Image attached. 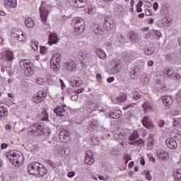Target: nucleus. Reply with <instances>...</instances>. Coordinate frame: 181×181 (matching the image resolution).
<instances>
[{
	"instance_id": "39448f33",
	"label": "nucleus",
	"mask_w": 181,
	"mask_h": 181,
	"mask_svg": "<svg viewBox=\"0 0 181 181\" xmlns=\"http://www.w3.org/2000/svg\"><path fill=\"white\" fill-rule=\"evenodd\" d=\"M60 60H62V54L59 52L55 53L50 62L51 69H53L54 71H58L60 69Z\"/></svg>"
},
{
	"instance_id": "6ab92c4d",
	"label": "nucleus",
	"mask_w": 181,
	"mask_h": 181,
	"mask_svg": "<svg viewBox=\"0 0 181 181\" xmlns=\"http://www.w3.org/2000/svg\"><path fill=\"white\" fill-rule=\"evenodd\" d=\"M16 0H4V6L6 9H13L16 8Z\"/></svg>"
},
{
	"instance_id": "393cba45",
	"label": "nucleus",
	"mask_w": 181,
	"mask_h": 181,
	"mask_svg": "<svg viewBox=\"0 0 181 181\" xmlns=\"http://www.w3.org/2000/svg\"><path fill=\"white\" fill-rule=\"evenodd\" d=\"M121 71V64L119 63H115L110 70L112 74H118Z\"/></svg>"
},
{
	"instance_id": "864d4df0",
	"label": "nucleus",
	"mask_w": 181,
	"mask_h": 181,
	"mask_svg": "<svg viewBox=\"0 0 181 181\" xmlns=\"http://www.w3.org/2000/svg\"><path fill=\"white\" fill-rule=\"evenodd\" d=\"M40 49L41 54H46L47 53V48L46 47H40Z\"/></svg>"
},
{
	"instance_id": "c9c22d12",
	"label": "nucleus",
	"mask_w": 181,
	"mask_h": 181,
	"mask_svg": "<svg viewBox=\"0 0 181 181\" xmlns=\"http://www.w3.org/2000/svg\"><path fill=\"white\" fill-rule=\"evenodd\" d=\"M127 100V94L123 93L120 95L119 97L116 98L117 103H124Z\"/></svg>"
},
{
	"instance_id": "423d86ee",
	"label": "nucleus",
	"mask_w": 181,
	"mask_h": 181,
	"mask_svg": "<svg viewBox=\"0 0 181 181\" xmlns=\"http://www.w3.org/2000/svg\"><path fill=\"white\" fill-rule=\"evenodd\" d=\"M47 97V93L45 90H39L37 93L33 96V101L35 104H42L46 100Z\"/></svg>"
},
{
	"instance_id": "b1692460",
	"label": "nucleus",
	"mask_w": 181,
	"mask_h": 181,
	"mask_svg": "<svg viewBox=\"0 0 181 181\" xmlns=\"http://www.w3.org/2000/svg\"><path fill=\"white\" fill-rule=\"evenodd\" d=\"M157 156L160 159H168L169 158V153L165 151L163 149H158L157 151Z\"/></svg>"
},
{
	"instance_id": "09e8293b",
	"label": "nucleus",
	"mask_w": 181,
	"mask_h": 181,
	"mask_svg": "<svg viewBox=\"0 0 181 181\" xmlns=\"http://www.w3.org/2000/svg\"><path fill=\"white\" fill-rule=\"evenodd\" d=\"M69 5L71 6H74V8H78L77 1L76 0H69Z\"/></svg>"
},
{
	"instance_id": "f03ea898",
	"label": "nucleus",
	"mask_w": 181,
	"mask_h": 181,
	"mask_svg": "<svg viewBox=\"0 0 181 181\" xmlns=\"http://www.w3.org/2000/svg\"><path fill=\"white\" fill-rule=\"evenodd\" d=\"M6 158L9 161L16 166V165H21L23 163V154L16 151H12L6 153Z\"/></svg>"
},
{
	"instance_id": "0e129e2a",
	"label": "nucleus",
	"mask_w": 181,
	"mask_h": 181,
	"mask_svg": "<svg viewBox=\"0 0 181 181\" xmlns=\"http://www.w3.org/2000/svg\"><path fill=\"white\" fill-rule=\"evenodd\" d=\"M71 100H72V101H76L77 100H78V95H74L71 97Z\"/></svg>"
},
{
	"instance_id": "ea45409f",
	"label": "nucleus",
	"mask_w": 181,
	"mask_h": 181,
	"mask_svg": "<svg viewBox=\"0 0 181 181\" xmlns=\"http://www.w3.org/2000/svg\"><path fill=\"white\" fill-rule=\"evenodd\" d=\"M103 49H105L107 52H112V44L110 42H106L103 45Z\"/></svg>"
},
{
	"instance_id": "5fc2aeb1",
	"label": "nucleus",
	"mask_w": 181,
	"mask_h": 181,
	"mask_svg": "<svg viewBox=\"0 0 181 181\" xmlns=\"http://www.w3.org/2000/svg\"><path fill=\"white\" fill-rule=\"evenodd\" d=\"M88 108H90V110H91L92 111L95 110V104L89 102L88 103Z\"/></svg>"
},
{
	"instance_id": "7c9ffc66",
	"label": "nucleus",
	"mask_w": 181,
	"mask_h": 181,
	"mask_svg": "<svg viewBox=\"0 0 181 181\" xmlns=\"http://www.w3.org/2000/svg\"><path fill=\"white\" fill-rule=\"evenodd\" d=\"M96 11L97 10L94 6H88L85 8V13H88V15H94Z\"/></svg>"
},
{
	"instance_id": "473e14b6",
	"label": "nucleus",
	"mask_w": 181,
	"mask_h": 181,
	"mask_svg": "<svg viewBox=\"0 0 181 181\" xmlns=\"http://www.w3.org/2000/svg\"><path fill=\"white\" fill-rule=\"evenodd\" d=\"M174 177L176 181H181V168L174 170Z\"/></svg>"
},
{
	"instance_id": "e2e57ef3",
	"label": "nucleus",
	"mask_w": 181,
	"mask_h": 181,
	"mask_svg": "<svg viewBox=\"0 0 181 181\" xmlns=\"http://www.w3.org/2000/svg\"><path fill=\"white\" fill-rule=\"evenodd\" d=\"M146 16H152V12L151 11V9H146Z\"/></svg>"
},
{
	"instance_id": "72a5a7b5",
	"label": "nucleus",
	"mask_w": 181,
	"mask_h": 181,
	"mask_svg": "<svg viewBox=\"0 0 181 181\" xmlns=\"http://www.w3.org/2000/svg\"><path fill=\"white\" fill-rule=\"evenodd\" d=\"M144 53L145 54H146V56H152V54L155 53V48H153V47H151L149 48L145 49Z\"/></svg>"
},
{
	"instance_id": "2eb2a0df",
	"label": "nucleus",
	"mask_w": 181,
	"mask_h": 181,
	"mask_svg": "<svg viewBox=\"0 0 181 181\" xmlns=\"http://www.w3.org/2000/svg\"><path fill=\"white\" fill-rule=\"evenodd\" d=\"M54 153L57 158H63L66 155V148L64 146L57 147L54 150Z\"/></svg>"
},
{
	"instance_id": "a211bd4d",
	"label": "nucleus",
	"mask_w": 181,
	"mask_h": 181,
	"mask_svg": "<svg viewBox=\"0 0 181 181\" xmlns=\"http://www.w3.org/2000/svg\"><path fill=\"white\" fill-rule=\"evenodd\" d=\"M11 34L13 36L14 39H16V40H18V42H23V40L25 39L23 32L21 30H16V33H13V30H12Z\"/></svg>"
},
{
	"instance_id": "c85d7f7f",
	"label": "nucleus",
	"mask_w": 181,
	"mask_h": 181,
	"mask_svg": "<svg viewBox=\"0 0 181 181\" xmlns=\"http://www.w3.org/2000/svg\"><path fill=\"white\" fill-rule=\"evenodd\" d=\"M129 145H134V146H144L145 141L141 139L136 140L134 141L129 142Z\"/></svg>"
},
{
	"instance_id": "2f4dec72",
	"label": "nucleus",
	"mask_w": 181,
	"mask_h": 181,
	"mask_svg": "<svg viewBox=\"0 0 181 181\" xmlns=\"http://www.w3.org/2000/svg\"><path fill=\"white\" fill-rule=\"evenodd\" d=\"M155 139L153 136H149L147 139V149L148 151H151L152 149V147L153 146V141Z\"/></svg>"
},
{
	"instance_id": "4468645a",
	"label": "nucleus",
	"mask_w": 181,
	"mask_h": 181,
	"mask_svg": "<svg viewBox=\"0 0 181 181\" xmlns=\"http://www.w3.org/2000/svg\"><path fill=\"white\" fill-rule=\"evenodd\" d=\"M69 84L71 87H80L81 84H83V81L79 77L74 76L69 81Z\"/></svg>"
},
{
	"instance_id": "20e7f679",
	"label": "nucleus",
	"mask_w": 181,
	"mask_h": 181,
	"mask_svg": "<svg viewBox=\"0 0 181 181\" xmlns=\"http://www.w3.org/2000/svg\"><path fill=\"white\" fill-rule=\"evenodd\" d=\"M43 124L35 123L31 125L28 129V135H33L34 136H39L43 135Z\"/></svg>"
},
{
	"instance_id": "37998d69",
	"label": "nucleus",
	"mask_w": 181,
	"mask_h": 181,
	"mask_svg": "<svg viewBox=\"0 0 181 181\" xmlns=\"http://www.w3.org/2000/svg\"><path fill=\"white\" fill-rule=\"evenodd\" d=\"M40 118L42 121H47V119H49V116L47 115L46 110L42 111V114L40 115Z\"/></svg>"
},
{
	"instance_id": "bb28decb",
	"label": "nucleus",
	"mask_w": 181,
	"mask_h": 181,
	"mask_svg": "<svg viewBox=\"0 0 181 181\" xmlns=\"http://www.w3.org/2000/svg\"><path fill=\"white\" fill-rule=\"evenodd\" d=\"M92 30L95 35H103L104 33L103 30L100 28V25L98 24H94L92 26Z\"/></svg>"
},
{
	"instance_id": "13d9d810",
	"label": "nucleus",
	"mask_w": 181,
	"mask_h": 181,
	"mask_svg": "<svg viewBox=\"0 0 181 181\" xmlns=\"http://www.w3.org/2000/svg\"><path fill=\"white\" fill-rule=\"evenodd\" d=\"M133 98L134 100H139V98H142V95L139 93H134Z\"/></svg>"
},
{
	"instance_id": "9d476101",
	"label": "nucleus",
	"mask_w": 181,
	"mask_h": 181,
	"mask_svg": "<svg viewBox=\"0 0 181 181\" xmlns=\"http://www.w3.org/2000/svg\"><path fill=\"white\" fill-rule=\"evenodd\" d=\"M162 102L165 105V110H169L173 104V98L169 95H165L161 98Z\"/></svg>"
},
{
	"instance_id": "3c124183",
	"label": "nucleus",
	"mask_w": 181,
	"mask_h": 181,
	"mask_svg": "<svg viewBox=\"0 0 181 181\" xmlns=\"http://www.w3.org/2000/svg\"><path fill=\"white\" fill-rule=\"evenodd\" d=\"M179 124H180V118H176L174 117L173 118V127H177V125H179Z\"/></svg>"
},
{
	"instance_id": "4c0bfd02",
	"label": "nucleus",
	"mask_w": 181,
	"mask_h": 181,
	"mask_svg": "<svg viewBox=\"0 0 181 181\" xmlns=\"http://www.w3.org/2000/svg\"><path fill=\"white\" fill-rule=\"evenodd\" d=\"M128 37L130 40H136L138 39V36L134 31H129L128 33Z\"/></svg>"
},
{
	"instance_id": "c756f323",
	"label": "nucleus",
	"mask_w": 181,
	"mask_h": 181,
	"mask_svg": "<svg viewBox=\"0 0 181 181\" xmlns=\"http://www.w3.org/2000/svg\"><path fill=\"white\" fill-rule=\"evenodd\" d=\"M25 25L27 28L32 29L35 26V21H33V19L28 18L25 20Z\"/></svg>"
},
{
	"instance_id": "dca6fc26",
	"label": "nucleus",
	"mask_w": 181,
	"mask_h": 181,
	"mask_svg": "<svg viewBox=\"0 0 181 181\" xmlns=\"http://www.w3.org/2000/svg\"><path fill=\"white\" fill-rule=\"evenodd\" d=\"M165 145L170 149H177V143L175 139L168 138L165 140Z\"/></svg>"
},
{
	"instance_id": "1a4fd4ad",
	"label": "nucleus",
	"mask_w": 181,
	"mask_h": 181,
	"mask_svg": "<svg viewBox=\"0 0 181 181\" xmlns=\"http://www.w3.org/2000/svg\"><path fill=\"white\" fill-rule=\"evenodd\" d=\"M40 163L37 162H34L28 165V172L30 175H33L36 176L37 175V172L39 170V168H40Z\"/></svg>"
},
{
	"instance_id": "f3484780",
	"label": "nucleus",
	"mask_w": 181,
	"mask_h": 181,
	"mask_svg": "<svg viewBox=\"0 0 181 181\" xmlns=\"http://www.w3.org/2000/svg\"><path fill=\"white\" fill-rule=\"evenodd\" d=\"M70 134L69 133V131L66 129H62L59 135V138L62 142H67L69 141V136Z\"/></svg>"
},
{
	"instance_id": "4be33fe9",
	"label": "nucleus",
	"mask_w": 181,
	"mask_h": 181,
	"mask_svg": "<svg viewBox=\"0 0 181 181\" xmlns=\"http://www.w3.org/2000/svg\"><path fill=\"white\" fill-rule=\"evenodd\" d=\"M59 42V37L55 33H52L49 35V45H56Z\"/></svg>"
},
{
	"instance_id": "4d7b16f0",
	"label": "nucleus",
	"mask_w": 181,
	"mask_h": 181,
	"mask_svg": "<svg viewBox=\"0 0 181 181\" xmlns=\"http://www.w3.org/2000/svg\"><path fill=\"white\" fill-rule=\"evenodd\" d=\"M35 83H36L37 84H39V85L43 84V78H37L35 79Z\"/></svg>"
},
{
	"instance_id": "a878e982",
	"label": "nucleus",
	"mask_w": 181,
	"mask_h": 181,
	"mask_svg": "<svg viewBox=\"0 0 181 181\" xmlns=\"http://www.w3.org/2000/svg\"><path fill=\"white\" fill-rule=\"evenodd\" d=\"M54 112H56L57 115H59V117H64V115L67 114V112H66V110H64V106L54 109Z\"/></svg>"
},
{
	"instance_id": "7ed1b4c3",
	"label": "nucleus",
	"mask_w": 181,
	"mask_h": 181,
	"mask_svg": "<svg viewBox=\"0 0 181 181\" xmlns=\"http://www.w3.org/2000/svg\"><path fill=\"white\" fill-rule=\"evenodd\" d=\"M52 9V5H45L42 4L40 7V18L42 23H46L47 22V18L49 13H50V10Z\"/></svg>"
},
{
	"instance_id": "f257e3e1",
	"label": "nucleus",
	"mask_w": 181,
	"mask_h": 181,
	"mask_svg": "<svg viewBox=\"0 0 181 181\" xmlns=\"http://www.w3.org/2000/svg\"><path fill=\"white\" fill-rule=\"evenodd\" d=\"M72 25L74 28V33L76 36L81 35L86 29V22H84V19L80 17L73 18Z\"/></svg>"
},
{
	"instance_id": "c03bdc74",
	"label": "nucleus",
	"mask_w": 181,
	"mask_h": 181,
	"mask_svg": "<svg viewBox=\"0 0 181 181\" xmlns=\"http://www.w3.org/2000/svg\"><path fill=\"white\" fill-rule=\"evenodd\" d=\"M161 23L163 26H169V25H170V19L165 17L161 20Z\"/></svg>"
},
{
	"instance_id": "69168bd1",
	"label": "nucleus",
	"mask_w": 181,
	"mask_h": 181,
	"mask_svg": "<svg viewBox=\"0 0 181 181\" xmlns=\"http://www.w3.org/2000/svg\"><path fill=\"white\" fill-rule=\"evenodd\" d=\"M158 2H155L153 3V10L154 11H158Z\"/></svg>"
},
{
	"instance_id": "5701e85b",
	"label": "nucleus",
	"mask_w": 181,
	"mask_h": 181,
	"mask_svg": "<svg viewBox=\"0 0 181 181\" xmlns=\"http://www.w3.org/2000/svg\"><path fill=\"white\" fill-rule=\"evenodd\" d=\"M20 66L23 70H25V69H28V68L32 66V64H30V60L22 59L20 62Z\"/></svg>"
},
{
	"instance_id": "9b49d317",
	"label": "nucleus",
	"mask_w": 181,
	"mask_h": 181,
	"mask_svg": "<svg viewBox=\"0 0 181 181\" xmlns=\"http://www.w3.org/2000/svg\"><path fill=\"white\" fill-rule=\"evenodd\" d=\"M142 124L144 127H145V128H146L147 129H152V128H155V126L149 118V116H146L144 117L142 120Z\"/></svg>"
},
{
	"instance_id": "e433bc0d",
	"label": "nucleus",
	"mask_w": 181,
	"mask_h": 181,
	"mask_svg": "<svg viewBox=\"0 0 181 181\" xmlns=\"http://www.w3.org/2000/svg\"><path fill=\"white\" fill-rule=\"evenodd\" d=\"M8 115V109L5 107H0V117H6Z\"/></svg>"
},
{
	"instance_id": "f8f14e48",
	"label": "nucleus",
	"mask_w": 181,
	"mask_h": 181,
	"mask_svg": "<svg viewBox=\"0 0 181 181\" xmlns=\"http://www.w3.org/2000/svg\"><path fill=\"white\" fill-rule=\"evenodd\" d=\"M85 163L86 165H93L94 163V153H93V151L89 150L86 152Z\"/></svg>"
},
{
	"instance_id": "6e6552de",
	"label": "nucleus",
	"mask_w": 181,
	"mask_h": 181,
	"mask_svg": "<svg viewBox=\"0 0 181 181\" xmlns=\"http://www.w3.org/2000/svg\"><path fill=\"white\" fill-rule=\"evenodd\" d=\"M79 56L81 57L82 63H83V64H91L93 58H91V54L87 52V51L82 50L79 52Z\"/></svg>"
},
{
	"instance_id": "58836bf2",
	"label": "nucleus",
	"mask_w": 181,
	"mask_h": 181,
	"mask_svg": "<svg viewBox=\"0 0 181 181\" xmlns=\"http://www.w3.org/2000/svg\"><path fill=\"white\" fill-rule=\"evenodd\" d=\"M137 138H138V132H134L132 135L129 136V141L130 142H135Z\"/></svg>"
},
{
	"instance_id": "603ef678",
	"label": "nucleus",
	"mask_w": 181,
	"mask_h": 181,
	"mask_svg": "<svg viewBox=\"0 0 181 181\" xmlns=\"http://www.w3.org/2000/svg\"><path fill=\"white\" fill-rule=\"evenodd\" d=\"M110 117H111V118L117 119L119 118V115H117V112H110Z\"/></svg>"
},
{
	"instance_id": "cd10ccee",
	"label": "nucleus",
	"mask_w": 181,
	"mask_h": 181,
	"mask_svg": "<svg viewBox=\"0 0 181 181\" xmlns=\"http://www.w3.org/2000/svg\"><path fill=\"white\" fill-rule=\"evenodd\" d=\"M95 52L99 59H106L107 54H105V52H104V50L101 49V48L96 49Z\"/></svg>"
},
{
	"instance_id": "de8ad7c7",
	"label": "nucleus",
	"mask_w": 181,
	"mask_h": 181,
	"mask_svg": "<svg viewBox=\"0 0 181 181\" xmlns=\"http://www.w3.org/2000/svg\"><path fill=\"white\" fill-rule=\"evenodd\" d=\"M144 175L147 180H152V175H151V172L149 170H145Z\"/></svg>"
},
{
	"instance_id": "49530a36",
	"label": "nucleus",
	"mask_w": 181,
	"mask_h": 181,
	"mask_svg": "<svg viewBox=\"0 0 181 181\" xmlns=\"http://www.w3.org/2000/svg\"><path fill=\"white\" fill-rule=\"evenodd\" d=\"M78 8H84L86 0H76Z\"/></svg>"
},
{
	"instance_id": "0eeeda50",
	"label": "nucleus",
	"mask_w": 181,
	"mask_h": 181,
	"mask_svg": "<svg viewBox=\"0 0 181 181\" xmlns=\"http://www.w3.org/2000/svg\"><path fill=\"white\" fill-rule=\"evenodd\" d=\"M114 28V18L111 16H106L104 18L103 29L110 32Z\"/></svg>"
},
{
	"instance_id": "412c9836",
	"label": "nucleus",
	"mask_w": 181,
	"mask_h": 181,
	"mask_svg": "<svg viewBox=\"0 0 181 181\" xmlns=\"http://www.w3.org/2000/svg\"><path fill=\"white\" fill-rule=\"evenodd\" d=\"M45 175H47V169L41 164L38 168V171H37V174H35V176L37 177H43Z\"/></svg>"
},
{
	"instance_id": "bf43d9fd",
	"label": "nucleus",
	"mask_w": 181,
	"mask_h": 181,
	"mask_svg": "<svg viewBox=\"0 0 181 181\" xmlns=\"http://www.w3.org/2000/svg\"><path fill=\"white\" fill-rule=\"evenodd\" d=\"M101 78H103V76H101V74H98L96 75V79L98 80V83H99L100 84H101Z\"/></svg>"
},
{
	"instance_id": "052dcab7",
	"label": "nucleus",
	"mask_w": 181,
	"mask_h": 181,
	"mask_svg": "<svg viewBox=\"0 0 181 181\" xmlns=\"http://www.w3.org/2000/svg\"><path fill=\"white\" fill-rule=\"evenodd\" d=\"M68 177H74L76 176V173L74 171H71L68 173L67 174Z\"/></svg>"
},
{
	"instance_id": "338daca9",
	"label": "nucleus",
	"mask_w": 181,
	"mask_h": 181,
	"mask_svg": "<svg viewBox=\"0 0 181 181\" xmlns=\"http://www.w3.org/2000/svg\"><path fill=\"white\" fill-rule=\"evenodd\" d=\"M174 76H175V80H180V78H181L180 74L176 73V74H174Z\"/></svg>"
},
{
	"instance_id": "a18cd8bd",
	"label": "nucleus",
	"mask_w": 181,
	"mask_h": 181,
	"mask_svg": "<svg viewBox=\"0 0 181 181\" xmlns=\"http://www.w3.org/2000/svg\"><path fill=\"white\" fill-rule=\"evenodd\" d=\"M31 47L35 52L39 50V42L37 41H34L31 43Z\"/></svg>"
},
{
	"instance_id": "680f3d73",
	"label": "nucleus",
	"mask_w": 181,
	"mask_h": 181,
	"mask_svg": "<svg viewBox=\"0 0 181 181\" xmlns=\"http://www.w3.org/2000/svg\"><path fill=\"white\" fill-rule=\"evenodd\" d=\"M88 129H89V131H93V129H95V124L91 123V124L88 126Z\"/></svg>"
},
{
	"instance_id": "774afa93",
	"label": "nucleus",
	"mask_w": 181,
	"mask_h": 181,
	"mask_svg": "<svg viewBox=\"0 0 181 181\" xmlns=\"http://www.w3.org/2000/svg\"><path fill=\"white\" fill-rule=\"evenodd\" d=\"M119 139H125V134L124 133H120L119 135Z\"/></svg>"
},
{
	"instance_id": "79ce46f5",
	"label": "nucleus",
	"mask_w": 181,
	"mask_h": 181,
	"mask_svg": "<svg viewBox=\"0 0 181 181\" xmlns=\"http://www.w3.org/2000/svg\"><path fill=\"white\" fill-rule=\"evenodd\" d=\"M163 74L165 76H168V77H172L173 76V71L169 68H165L163 71Z\"/></svg>"
},
{
	"instance_id": "8fccbe9b",
	"label": "nucleus",
	"mask_w": 181,
	"mask_h": 181,
	"mask_svg": "<svg viewBox=\"0 0 181 181\" xmlns=\"http://www.w3.org/2000/svg\"><path fill=\"white\" fill-rule=\"evenodd\" d=\"M151 33H152V35H155V36H156L157 37H160L162 36V33L156 30H151Z\"/></svg>"
},
{
	"instance_id": "a19ab883",
	"label": "nucleus",
	"mask_w": 181,
	"mask_h": 181,
	"mask_svg": "<svg viewBox=\"0 0 181 181\" xmlns=\"http://www.w3.org/2000/svg\"><path fill=\"white\" fill-rule=\"evenodd\" d=\"M143 108L144 111H152V105L148 102H146L143 104Z\"/></svg>"
},
{
	"instance_id": "ddd939ff",
	"label": "nucleus",
	"mask_w": 181,
	"mask_h": 181,
	"mask_svg": "<svg viewBox=\"0 0 181 181\" xmlns=\"http://www.w3.org/2000/svg\"><path fill=\"white\" fill-rule=\"evenodd\" d=\"M1 59L6 62H11V60H13V54L11 51L6 50L1 52Z\"/></svg>"
},
{
	"instance_id": "6e6d98bb",
	"label": "nucleus",
	"mask_w": 181,
	"mask_h": 181,
	"mask_svg": "<svg viewBox=\"0 0 181 181\" xmlns=\"http://www.w3.org/2000/svg\"><path fill=\"white\" fill-rule=\"evenodd\" d=\"M46 163H47V165H49L51 168H56L54 162L52 161L51 160H47Z\"/></svg>"
},
{
	"instance_id": "aec40b11",
	"label": "nucleus",
	"mask_w": 181,
	"mask_h": 181,
	"mask_svg": "<svg viewBox=\"0 0 181 181\" xmlns=\"http://www.w3.org/2000/svg\"><path fill=\"white\" fill-rule=\"evenodd\" d=\"M65 69H67L69 71H74L76 70V62L69 60L67 63L64 64Z\"/></svg>"
},
{
	"instance_id": "f704fd0d",
	"label": "nucleus",
	"mask_w": 181,
	"mask_h": 181,
	"mask_svg": "<svg viewBox=\"0 0 181 181\" xmlns=\"http://www.w3.org/2000/svg\"><path fill=\"white\" fill-rule=\"evenodd\" d=\"M24 74L27 76V77H30V76L33 74V69H32V66L25 68V69H24Z\"/></svg>"
}]
</instances>
